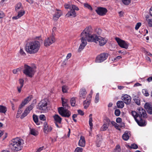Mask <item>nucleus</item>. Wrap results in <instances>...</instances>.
Listing matches in <instances>:
<instances>
[{
	"label": "nucleus",
	"instance_id": "1a4fd4ad",
	"mask_svg": "<svg viewBox=\"0 0 152 152\" xmlns=\"http://www.w3.org/2000/svg\"><path fill=\"white\" fill-rule=\"evenodd\" d=\"M108 54L107 53H103L98 55L95 60L96 63H101L105 60L108 58Z\"/></svg>",
	"mask_w": 152,
	"mask_h": 152
},
{
	"label": "nucleus",
	"instance_id": "473e14b6",
	"mask_svg": "<svg viewBox=\"0 0 152 152\" xmlns=\"http://www.w3.org/2000/svg\"><path fill=\"white\" fill-rule=\"evenodd\" d=\"M16 11H18L22 7V4L20 3L17 4L15 7Z\"/></svg>",
	"mask_w": 152,
	"mask_h": 152
},
{
	"label": "nucleus",
	"instance_id": "5fc2aeb1",
	"mask_svg": "<svg viewBox=\"0 0 152 152\" xmlns=\"http://www.w3.org/2000/svg\"><path fill=\"white\" fill-rule=\"evenodd\" d=\"M28 114L26 112L24 111L23 113L22 114L21 116H20V118L21 119L23 118L24 117L26 116Z\"/></svg>",
	"mask_w": 152,
	"mask_h": 152
},
{
	"label": "nucleus",
	"instance_id": "7c9ffc66",
	"mask_svg": "<svg viewBox=\"0 0 152 152\" xmlns=\"http://www.w3.org/2000/svg\"><path fill=\"white\" fill-rule=\"evenodd\" d=\"M68 89L69 88L68 86L65 85L63 86L62 87V90L64 93H67Z\"/></svg>",
	"mask_w": 152,
	"mask_h": 152
},
{
	"label": "nucleus",
	"instance_id": "de8ad7c7",
	"mask_svg": "<svg viewBox=\"0 0 152 152\" xmlns=\"http://www.w3.org/2000/svg\"><path fill=\"white\" fill-rule=\"evenodd\" d=\"M20 86L21 87H23V83L24 80L23 79H20L19 80Z\"/></svg>",
	"mask_w": 152,
	"mask_h": 152
},
{
	"label": "nucleus",
	"instance_id": "dca6fc26",
	"mask_svg": "<svg viewBox=\"0 0 152 152\" xmlns=\"http://www.w3.org/2000/svg\"><path fill=\"white\" fill-rule=\"evenodd\" d=\"M32 95H30L25 98L23 101H22L20 104V107H23L26 104L28 103L32 98Z\"/></svg>",
	"mask_w": 152,
	"mask_h": 152
},
{
	"label": "nucleus",
	"instance_id": "4468645a",
	"mask_svg": "<svg viewBox=\"0 0 152 152\" xmlns=\"http://www.w3.org/2000/svg\"><path fill=\"white\" fill-rule=\"evenodd\" d=\"M96 11L98 15L101 16L104 15L107 12L106 8L102 7H98Z\"/></svg>",
	"mask_w": 152,
	"mask_h": 152
},
{
	"label": "nucleus",
	"instance_id": "4c0bfd02",
	"mask_svg": "<svg viewBox=\"0 0 152 152\" xmlns=\"http://www.w3.org/2000/svg\"><path fill=\"white\" fill-rule=\"evenodd\" d=\"M99 94L98 93L96 94V95L95 97V102L96 103H98L99 100Z\"/></svg>",
	"mask_w": 152,
	"mask_h": 152
},
{
	"label": "nucleus",
	"instance_id": "a19ab883",
	"mask_svg": "<svg viewBox=\"0 0 152 152\" xmlns=\"http://www.w3.org/2000/svg\"><path fill=\"white\" fill-rule=\"evenodd\" d=\"M95 31L96 33L98 35H100L102 33V30L99 28L96 29Z\"/></svg>",
	"mask_w": 152,
	"mask_h": 152
},
{
	"label": "nucleus",
	"instance_id": "e2e57ef3",
	"mask_svg": "<svg viewBox=\"0 0 152 152\" xmlns=\"http://www.w3.org/2000/svg\"><path fill=\"white\" fill-rule=\"evenodd\" d=\"M121 121H122V119L121 118H116V122L117 123H120L121 122Z\"/></svg>",
	"mask_w": 152,
	"mask_h": 152
},
{
	"label": "nucleus",
	"instance_id": "37998d69",
	"mask_svg": "<svg viewBox=\"0 0 152 152\" xmlns=\"http://www.w3.org/2000/svg\"><path fill=\"white\" fill-rule=\"evenodd\" d=\"M146 20L148 21V26L150 27H152V19L148 18Z\"/></svg>",
	"mask_w": 152,
	"mask_h": 152
},
{
	"label": "nucleus",
	"instance_id": "2f4dec72",
	"mask_svg": "<svg viewBox=\"0 0 152 152\" xmlns=\"http://www.w3.org/2000/svg\"><path fill=\"white\" fill-rule=\"evenodd\" d=\"M104 124L106 125L110 126L111 124V121L108 118H106L104 121Z\"/></svg>",
	"mask_w": 152,
	"mask_h": 152
},
{
	"label": "nucleus",
	"instance_id": "39448f33",
	"mask_svg": "<svg viewBox=\"0 0 152 152\" xmlns=\"http://www.w3.org/2000/svg\"><path fill=\"white\" fill-rule=\"evenodd\" d=\"M132 115L134 118L135 117L140 118H145L146 115L145 110L142 108H139L137 109V111H132Z\"/></svg>",
	"mask_w": 152,
	"mask_h": 152
},
{
	"label": "nucleus",
	"instance_id": "052dcab7",
	"mask_svg": "<svg viewBox=\"0 0 152 152\" xmlns=\"http://www.w3.org/2000/svg\"><path fill=\"white\" fill-rule=\"evenodd\" d=\"M23 87H21L20 86H18L17 87L18 91L19 93H20L21 92V89Z\"/></svg>",
	"mask_w": 152,
	"mask_h": 152
},
{
	"label": "nucleus",
	"instance_id": "774afa93",
	"mask_svg": "<svg viewBox=\"0 0 152 152\" xmlns=\"http://www.w3.org/2000/svg\"><path fill=\"white\" fill-rule=\"evenodd\" d=\"M119 16L121 17H122L123 16V12L121 11L119 12H118Z\"/></svg>",
	"mask_w": 152,
	"mask_h": 152
},
{
	"label": "nucleus",
	"instance_id": "f8f14e48",
	"mask_svg": "<svg viewBox=\"0 0 152 152\" xmlns=\"http://www.w3.org/2000/svg\"><path fill=\"white\" fill-rule=\"evenodd\" d=\"M143 118H138L136 117H134V119L137 124L140 126H144L146 125V122Z\"/></svg>",
	"mask_w": 152,
	"mask_h": 152
},
{
	"label": "nucleus",
	"instance_id": "f704fd0d",
	"mask_svg": "<svg viewBox=\"0 0 152 152\" xmlns=\"http://www.w3.org/2000/svg\"><path fill=\"white\" fill-rule=\"evenodd\" d=\"M108 126L104 124L101 127V129L102 131H104L106 130L108 127Z\"/></svg>",
	"mask_w": 152,
	"mask_h": 152
},
{
	"label": "nucleus",
	"instance_id": "e433bc0d",
	"mask_svg": "<svg viewBox=\"0 0 152 152\" xmlns=\"http://www.w3.org/2000/svg\"><path fill=\"white\" fill-rule=\"evenodd\" d=\"M92 118H89V123L90 126V129L91 131H92L93 126V124L92 123Z\"/></svg>",
	"mask_w": 152,
	"mask_h": 152
},
{
	"label": "nucleus",
	"instance_id": "79ce46f5",
	"mask_svg": "<svg viewBox=\"0 0 152 152\" xmlns=\"http://www.w3.org/2000/svg\"><path fill=\"white\" fill-rule=\"evenodd\" d=\"M84 6L85 7H86L91 10H92V7H91V6L87 3L84 4Z\"/></svg>",
	"mask_w": 152,
	"mask_h": 152
},
{
	"label": "nucleus",
	"instance_id": "58836bf2",
	"mask_svg": "<svg viewBox=\"0 0 152 152\" xmlns=\"http://www.w3.org/2000/svg\"><path fill=\"white\" fill-rule=\"evenodd\" d=\"M142 93L146 96H149L148 92L146 89H143L142 90Z\"/></svg>",
	"mask_w": 152,
	"mask_h": 152
},
{
	"label": "nucleus",
	"instance_id": "9b49d317",
	"mask_svg": "<svg viewBox=\"0 0 152 152\" xmlns=\"http://www.w3.org/2000/svg\"><path fill=\"white\" fill-rule=\"evenodd\" d=\"M53 118L55 120V123L57 127L60 128L62 127V126L61 124V123L62 118L58 115H55L53 116Z\"/></svg>",
	"mask_w": 152,
	"mask_h": 152
},
{
	"label": "nucleus",
	"instance_id": "a211bd4d",
	"mask_svg": "<svg viewBox=\"0 0 152 152\" xmlns=\"http://www.w3.org/2000/svg\"><path fill=\"white\" fill-rule=\"evenodd\" d=\"M62 15V12L60 10H57L53 16V19L55 21H56Z\"/></svg>",
	"mask_w": 152,
	"mask_h": 152
},
{
	"label": "nucleus",
	"instance_id": "c03bdc74",
	"mask_svg": "<svg viewBox=\"0 0 152 152\" xmlns=\"http://www.w3.org/2000/svg\"><path fill=\"white\" fill-rule=\"evenodd\" d=\"M25 11L23 10L20 11L18 12V15L19 17H20L25 14Z\"/></svg>",
	"mask_w": 152,
	"mask_h": 152
},
{
	"label": "nucleus",
	"instance_id": "a18cd8bd",
	"mask_svg": "<svg viewBox=\"0 0 152 152\" xmlns=\"http://www.w3.org/2000/svg\"><path fill=\"white\" fill-rule=\"evenodd\" d=\"M83 149L82 148L77 147L75 151V152H82Z\"/></svg>",
	"mask_w": 152,
	"mask_h": 152
},
{
	"label": "nucleus",
	"instance_id": "4d7b16f0",
	"mask_svg": "<svg viewBox=\"0 0 152 152\" xmlns=\"http://www.w3.org/2000/svg\"><path fill=\"white\" fill-rule=\"evenodd\" d=\"M34 107V106L32 104L28 106L26 108L28 109L29 110L30 112L33 109Z\"/></svg>",
	"mask_w": 152,
	"mask_h": 152
},
{
	"label": "nucleus",
	"instance_id": "69168bd1",
	"mask_svg": "<svg viewBox=\"0 0 152 152\" xmlns=\"http://www.w3.org/2000/svg\"><path fill=\"white\" fill-rule=\"evenodd\" d=\"M93 91L92 90H91L90 94H89L88 97H87V99H88V98H91L92 96V94Z\"/></svg>",
	"mask_w": 152,
	"mask_h": 152
},
{
	"label": "nucleus",
	"instance_id": "72a5a7b5",
	"mask_svg": "<svg viewBox=\"0 0 152 152\" xmlns=\"http://www.w3.org/2000/svg\"><path fill=\"white\" fill-rule=\"evenodd\" d=\"M76 102L75 98L72 97L70 100V103L72 106H74Z\"/></svg>",
	"mask_w": 152,
	"mask_h": 152
},
{
	"label": "nucleus",
	"instance_id": "0eeeda50",
	"mask_svg": "<svg viewBox=\"0 0 152 152\" xmlns=\"http://www.w3.org/2000/svg\"><path fill=\"white\" fill-rule=\"evenodd\" d=\"M23 72L26 76L31 77L34 75L35 71L34 69L27 64L24 65Z\"/></svg>",
	"mask_w": 152,
	"mask_h": 152
},
{
	"label": "nucleus",
	"instance_id": "ddd939ff",
	"mask_svg": "<svg viewBox=\"0 0 152 152\" xmlns=\"http://www.w3.org/2000/svg\"><path fill=\"white\" fill-rule=\"evenodd\" d=\"M55 42V39L53 36H50L46 39L44 42V45L45 46H50Z\"/></svg>",
	"mask_w": 152,
	"mask_h": 152
},
{
	"label": "nucleus",
	"instance_id": "b1692460",
	"mask_svg": "<svg viewBox=\"0 0 152 152\" xmlns=\"http://www.w3.org/2000/svg\"><path fill=\"white\" fill-rule=\"evenodd\" d=\"M88 100H86L83 102L84 108L85 109H87L90 103V99H88Z\"/></svg>",
	"mask_w": 152,
	"mask_h": 152
},
{
	"label": "nucleus",
	"instance_id": "bf43d9fd",
	"mask_svg": "<svg viewBox=\"0 0 152 152\" xmlns=\"http://www.w3.org/2000/svg\"><path fill=\"white\" fill-rule=\"evenodd\" d=\"M20 69L19 68H17L16 69H14L13 70V73L14 74H16L17 72L20 71Z\"/></svg>",
	"mask_w": 152,
	"mask_h": 152
},
{
	"label": "nucleus",
	"instance_id": "9d476101",
	"mask_svg": "<svg viewBox=\"0 0 152 152\" xmlns=\"http://www.w3.org/2000/svg\"><path fill=\"white\" fill-rule=\"evenodd\" d=\"M115 39L119 45L121 47L125 49L128 48L129 45V44L127 42L121 39L118 37H115Z\"/></svg>",
	"mask_w": 152,
	"mask_h": 152
},
{
	"label": "nucleus",
	"instance_id": "49530a36",
	"mask_svg": "<svg viewBox=\"0 0 152 152\" xmlns=\"http://www.w3.org/2000/svg\"><path fill=\"white\" fill-rule=\"evenodd\" d=\"M39 119L42 121H45L46 120V117L44 115H41L39 116Z\"/></svg>",
	"mask_w": 152,
	"mask_h": 152
},
{
	"label": "nucleus",
	"instance_id": "f257e3e1",
	"mask_svg": "<svg viewBox=\"0 0 152 152\" xmlns=\"http://www.w3.org/2000/svg\"><path fill=\"white\" fill-rule=\"evenodd\" d=\"M92 28L91 26H89L86 27L83 31L81 34L82 43L80 44L79 49L78 51H81L86 45L87 40L88 42H91L89 41L88 39L90 38V32H91Z\"/></svg>",
	"mask_w": 152,
	"mask_h": 152
},
{
	"label": "nucleus",
	"instance_id": "6ab92c4d",
	"mask_svg": "<svg viewBox=\"0 0 152 152\" xmlns=\"http://www.w3.org/2000/svg\"><path fill=\"white\" fill-rule=\"evenodd\" d=\"M144 107L146 109L148 113L152 114V107L148 103H146L144 105Z\"/></svg>",
	"mask_w": 152,
	"mask_h": 152
},
{
	"label": "nucleus",
	"instance_id": "4be33fe9",
	"mask_svg": "<svg viewBox=\"0 0 152 152\" xmlns=\"http://www.w3.org/2000/svg\"><path fill=\"white\" fill-rule=\"evenodd\" d=\"M66 16L68 17L72 16L73 17H75L76 16V14L74 10H71L69 12L66 14Z\"/></svg>",
	"mask_w": 152,
	"mask_h": 152
},
{
	"label": "nucleus",
	"instance_id": "aec40b11",
	"mask_svg": "<svg viewBox=\"0 0 152 152\" xmlns=\"http://www.w3.org/2000/svg\"><path fill=\"white\" fill-rule=\"evenodd\" d=\"M86 94L87 92L86 91V90L85 89L82 88L80 90L79 92V94L80 96V97L83 98H85Z\"/></svg>",
	"mask_w": 152,
	"mask_h": 152
},
{
	"label": "nucleus",
	"instance_id": "5701e85b",
	"mask_svg": "<svg viewBox=\"0 0 152 152\" xmlns=\"http://www.w3.org/2000/svg\"><path fill=\"white\" fill-rule=\"evenodd\" d=\"M116 104L118 107V108H122L124 106V103L121 101H118Z\"/></svg>",
	"mask_w": 152,
	"mask_h": 152
},
{
	"label": "nucleus",
	"instance_id": "338daca9",
	"mask_svg": "<svg viewBox=\"0 0 152 152\" xmlns=\"http://www.w3.org/2000/svg\"><path fill=\"white\" fill-rule=\"evenodd\" d=\"M147 81L148 82H150L152 81V77H148L147 79Z\"/></svg>",
	"mask_w": 152,
	"mask_h": 152
},
{
	"label": "nucleus",
	"instance_id": "6e6552de",
	"mask_svg": "<svg viewBox=\"0 0 152 152\" xmlns=\"http://www.w3.org/2000/svg\"><path fill=\"white\" fill-rule=\"evenodd\" d=\"M59 113L63 117H69L71 115V112L68 110L61 107L58 108Z\"/></svg>",
	"mask_w": 152,
	"mask_h": 152
},
{
	"label": "nucleus",
	"instance_id": "20e7f679",
	"mask_svg": "<svg viewBox=\"0 0 152 152\" xmlns=\"http://www.w3.org/2000/svg\"><path fill=\"white\" fill-rule=\"evenodd\" d=\"M91 30H92L90 32V38L88 39V41L98 44L100 46H103L104 45L107 43V40L105 38L100 36H96V34H91Z\"/></svg>",
	"mask_w": 152,
	"mask_h": 152
},
{
	"label": "nucleus",
	"instance_id": "6e6d98bb",
	"mask_svg": "<svg viewBox=\"0 0 152 152\" xmlns=\"http://www.w3.org/2000/svg\"><path fill=\"white\" fill-rule=\"evenodd\" d=\"M20 107V105L19 107V109L18 111L17 114H20L22 112V109L23 107Z\"/></svg>",
	"mask_w": 152,
	"mask_h": 152
},
{
	"label": "nucleus",
	"instance_id": "393cba45",
	"mask_svg": "<svg viewBox=\"0 0 152 152\" xmlns=\"http://www.w3.org/2000/svg\"><path fill=\"white\" fill-rule=\"evenodd\" d=\"M97 140L96 141V144L97 147H99L101 144V141L102 140V138L99 137L98 135H97Z\"/></svg>",
	"mask_w": 152,
	"mask_h": 152
},
{
	"label": "nucleus",
	"instance_id": "7ed1b4c3",
	"mask_svg": "<svg viewBox=\"0 0 152 152\" xmlns=\"http://www.w3.org/2000/svg\"><path fill=\"white\" fill-rule=\"evenodd\" d=\"M23 143V140L17 137L12 140L10 144V147L12 150L17 151L21 149Z\"/></svg>",
	"mask_w": 152,
	"mask_h": 152
},
{
	"label": "nucleus",
	"instance_id": "f3484780",
	"mask_svg": "<svg viewBox=\"0 0 152 152\" xmlns=\"http://www.w3.org/2000/svg\"><path fill=\"white\" fill-rule=\"evenodd\" d=\"M52 129V128L51 126H49L47 123L45 122L44 124V132L47 134L48 132H50Z\"/></svg>",
	"mask_w": 152,
	"mask_h": 152
},
{
	"label": "nucleus",
	"instance_id": "c85d7f7f",
	"mask_svg": "<svg viewBox=\"0 0 152 152\" xmlns=\"http://www.w3.org/2000/svg\"><path fill=\"white\" fill-rule=\"evenodd\" d=\"M30 133L31 134H32L34 136H36L37 135L38 132L35 129H31V128H30Z\"/></svg>",
	"mask_w": 152,
	"mask_h": 152
},
{
	"label": "nucleus",
	"instance_id": "c756f323",
	"mask_svg": "<svg viewBox=\"0 0 152 152\" xmlns=\"http://www.w3.org/2000/svg\"><path fill=\"white\" fill-rule=\"evenodd\" d=\"M122 138L125 140H127L129 138V136L128 133H124L122 136Z\"/></svg>",
	"mask_w": 152,
	"mask_h": 152
},
{
	"label": "nucleus",
	"instance_id": "a878e982",
	"mask_svg": "<svg viewBox=\"0 0 152 152\" xmlns=\"http://www.w3.org/2000/svg\"><path fill=\"white\" fill-rule=\"evenodd\" d=\"M133 99L135 102L138 105H140V99L139 98L136 96L133 97Z\"/></svg>",
	"mask_w": 152,
	"mask_h": 152
},
{
	"label": "nucleus",
	"instance_id": "3c124183",
	"mask_svg": "<svg viewBox=\"0 0 152 152\" xmlns=\"http://www.w3.org/2000/svg\"><path fill=\"white\" fill-rule=\"evenodd\" d=\"M72 8L73 9L72 10H76L78 11L79 10V8L75 5H72Z\"/></svg>",
	"mask_w": 152,
	"mask_h": 152
},
{
	"label": "nucleus",
	"instance_id": "412c9836",
	"mask_svg": "<svg viewBox=\"0 0 152 152\" xmlns=\"http://www.w3.org/2000/svg\"><path fill=\"white\" fill-rule=\"evenodd\" d=\"M79 145L83 147L85 145V140L84 137L83 136H81L78 143Z\"/></svg>",
	"mask_w": 152,
	"mask_h": 152
},
{
	"label": "nucleus",
	"instance_id": "0e129e2a",
	"mask_svg": "<svg viewBox=\"0 0 152 152\" xmlns=\"http://www.w3.org/2000/svg\"><path fill=\"white\" fill-rule=\"evenodd\" d=\"M65 7L66 9H69L70 8V6L69 4H66L65 5Z\"/></svg>",
	"mask_w": 152,
	"mask_h": 152
},
{
	"label": "nucleus",
	"instance_id": "2eb2a0df",
	"mask_svg": "<svg viewBox=\"0 0 152 152\" xmlns=\"http://www.w3.org/2000/svg\"><path fill=\"white\" fill-rule=\"evenodd\" d=\"M122 99L126 104H128L130 103L131 97L128 95L125 94L122 97Z\"/></svg>",
	"mask_w": 152,
	"mask_h": 152
},
{
	"label": "nucleus",
	"instance_id": "13d9d810",
	"mask_svg": "<svg viewBox=\"0 0 152 152\" xmlns=\"http://www.w3.org/2000/svg\"><path fill=\"white\" fill-rule=\"evenodd\" d=\"M77 112L78 113L81 115H84V113L83 111L81 110H77Z\"/></svg>",
	"mask_w": 152,
	"mask_h": 152
},
{
	"label": "nucleus",
	"instance_id": "423d86ee",
	"mask_svg": "<svg viewBox=\"0 0 152 152\" xmlns=\"http://www.w3.org/2000/svg\"><path fill=\"white\" fill-rule=\"evenodd\" d=\"M48 99H45L42 100L38 104V109L43 112H47L48 110Z\"/></svg>",
	"mask_w": 152,
	"mask_h": 152
},
{
	"label": "nucleus",
	"instance_id": "603ef678",
	"mask_svg": "<svg viewBox=\"0 0 152 152\" xmlns=\"http://www.w3.org/2000/svg\"><path fill=\"white\" fill-rule=\"evenodd\" d=\"M141 24L140 23H137L135 26V29L136 30H138L140 26H141Z\"/></svg>",
	"mask_w": 152,
	"mask_h": 152
},
{
	"label": "nucleus",
	"instance_id": "bb28decb",
	"mask_svg": "<svg viewBox=\"0 0 152 152\" xmlns=\"http://www.w3.org/2000/svg\"><path fill=\"white\" fill-rule=\"evenodd\" d=\"M33 120L34 122L37 125H39L40 124L38 122V119L37 115L35 114H33Z\"/></svg>",
	"mask_w": 152,
	"mask_h": 152
},
{
	"label": "nucleus",
	"instance_id": "09e8293b",
	"mask_svg": "<svg viewBox=\"0 0 152 152\" xmlns=\"http://www.w3.org/2000/svg\"><path fill=\"white\" fill-rule=\"evenodd\" d=\"M120 114V111L119 109H116L115 110V114L117 116L119 115Z\"/></svg>",
	"mask_w": 152,
	"mask_h": 152
},
{
	"label": "nucleus",
	"instance_id": "f03ea898",
	"mask_svg": "<svg viewBox=\"0 0 152 152\" xmlns=\"http://www.w3.org/2000/svg\"><path fill=\"white\" fill-rule=\"evenodd\" d=\"M40 47V43L37 41L29 42L26 44V50L30 54L36 53L38 51Z\"/></svg>",
	"mask_w": 152,
	"mask_h": 152
},
{
	"label": "nucleus",
	"instance_id": "680f3d73",
	"mask_svg": "<svg viewBox=\"0 0 152 152\" xmlns=\"http://www.w3.org/2000/svg\"><path fill=\"white\" fill-rule=\"evenodd\" d=\"M4 14L3 12L0 10V18H3L4 16Z\"/></svg>",
	"mask_w": 152,
	"mask_h": 152
},
{
	"label": "nucleus",
	"instance_id": "8fccbe9b",
	"mask_svg": "<svg viewBox=\"0 0 152 152\" xmlns=\"http://www.w3.org/2000/svg\"><path fill=\"white\" fill-rule=\"evenodd\" d=\"M115 150L118 152H119L121 151V149L120 148V147L119 145H117L115 149Z\"/></svg>",
	"mask_w": 152,
	"mask_h": 152
},
{
	"label": "nucleus",
	"instance_id": "ea45409f",
	"mask_svg": "<svg viewBox=\"0 0 152 152\" xmlns=\"http://www.w3.org/2000/svg\"><path fill=\"white\" fill-rule=\"evenodd\" d=\"M123 3L125 5H127L131 2V0H122Z\"/></svg>",
	"mask_w": 152,
	"mask_h": 152
},
{
	"label": "nucleus",
	"instance_id": "c9c22d12",
	"mask_svg": "<svg viewBox=\"0 0 152 152\" xmlns=\"http://www.w3.org/2000/svg\"><path fill=\"white\" fill-rule=\"evenodd\" d=\"M128 146L130 148L134 149H137L138 147L137 145L134 143L131 144V146L128 145Z\"/></svg>",
	"mask_w": 152,
	"mask_h": 152
},
{
	"label": "nucleus",
	"instance_id": "864d4df0",
	"mask_svg": "<svg viewBox=\"0 0 152 152\" xmlns=\"http://www.w3.org/2000/svg\"><path fill=\"white\" fill-rule=\"evenodd\" d=\"M20 54L22 55L23 56H25L26 55V53L22 49H20Z\"/></svg>",
	"mask_w": 152,
	"mask_h": 152
},
{
	"label": "nucleus",
	"instance_id": "cd10ccee",
	"mask_svg": "<svg viewBox=\"0 0 152 152\" xmlns=\"http://www.w3.org/2000/svg\"><path fill=\"white\" fill-rule=\"evenodd\" d=\"M7 109L6 107L2 105H0V112L5 113L7 111Z\"/></svg>",
	"mask_w": 152,
	"mask_h": 152
}]
</instances>
